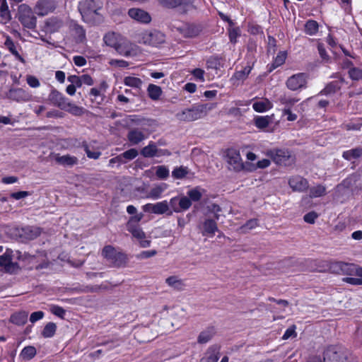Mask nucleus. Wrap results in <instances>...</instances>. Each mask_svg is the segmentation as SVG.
<instances>
[{"label":"nucleus","instance_id":"obj_53","mask_svg":"<svg viewBox=\"0 0 362 362\" xmlns=\"http://www.w3.org/2000/svg\"><path fill=\"white\" fill-rule=\"evenodd\" d=\"M156 175L159 179L165 180L169 176V169L165 165L157 166Z\"/></svg>","mask_w":362,"mask_h":362},{"label":"nucleus","instance_id":"obj_30","mask_svg":"<svg viewBox=\"0 0 362 362\" xmlns=\"http://www.w3.org/2000/svg\"><path fill=\"white\" fill-rule=\"evenodd\" d=\"M141 154L145 158H153L156 156L158 154V148L156 144L153 141L149 142L146 146L141 149Z\"/></svg>","mask_w":362,"mask_h":362},{"label":"nucleus","instance_id":"obj_39","mask_svg":"<svg viewBox=\"0 0 362 362\" xmlns=\"http://www.w3.org/2000/svg\"><path fill=\"white\" fill-rule=\"evenodd\" d=\"M269 116H257L254 119L255 126L260 129H264L271 123Z\"/></svg>","mask_w":362,"mask_h":362},{"label":"nucleus","instance_id":"obj_8","mask_svg":"<svg viewBox=\"0 0 362 362\" xmlns=\"http://www.w3.org/2000/svg\"><path fill=\"white\" fill-rule=\"evenodd\" d=\"M324 362H355L349 361L345 351L340 347L329 346L324 352Z\"/></svg>","mask_w":362,"mask_h":362},{"label":"nucleus","instance_id":"obj_25","mask_svg":"<svg viewBox=\"0 0 362 362\" xmlns=\"http://www.w3.org/2000/svg\"><path fill=\"white\" fill-rule=\"evenodd\" d=\"M219 358V348L218 346H213L208 349L200 362H217Z\"/></svg>","mask_w":362,"mask_h":362},{"label":"nucleus","instance_id":"obj_33","mask_svg":"<svg viewBox=\"0 0 362 362\" xmlns=\"http://www.w3.org/2000/svg\"><path fill=\"white\" fill-rule=\"evenodd\" d=\"M62 110L66 111L74 116H81L84 112V109L82 107H79L74 103H71L68 100L65 105V108Z\"/></svg>","mask_w":362,"mask_h":362},{"label":"nucleus","instance_id":"obj_40","mask_svg":"<svg viewBox=\"0 0 362 362\" xmlns=\"http://www.w3.org/2000/svg\"><path fill=\"white\" fill-rule=\"evenodd\" d=\"M148 96L153 100H157L159 99L160 96L162 94L161 88L154 84H150L147 88Z\"/></svg>","mask_w":362,"mask_h":362},{"label":"nucleus","instance_id":"obj_49","mask_svg":"<svg viewBox=\"0 0 362 362\" xmlns=\"http://www.w3.org/2000/svg\"><path fill=\"white\" fill-rule=\"evenodd\" d=\"M251 70L252 67L250 66H247L243 70L236 71L234 74L233 78L237 81H243L248 76Z\"/></svg>","mask_w":362,"mask_h":362},{"label":"nucleus","instance_id":"obj_11","mask_svg":"<svg viewBox=\"0 0 362 362\" xmlns=\"http://www.w3.org/2000/svg\"><path fill=\"white\" fill-rule=\"evenodd\" d=\"M54 0H38L35 6L34 12L40 17L48 15L56 8Z\"/></svg>","mask_w":362,"mask_h":362},{"label":"nucleus","instance_id":"obj_13","mask_svg":"<svg viewBox=\"0 0 362 362\" xmlns=\"http://www.w3.org/2000/svg\"><path fill=\"white\" fill-rule=\"evenodd\" d=\"M7 98L18 103L28 102L32 95L25 90L20 88H11L6 94Z\"/></svg>","mask_w":362,"mask_h":362},{"label":"nucleus","instance_id":"obj_50","mask_svg":"<svg viewBox=\"0 0 362 362\" xmlns=\"http://www.w3.org/2000/svg\"><path fill=\"white\" fill-rule=\"evenodd\" d=\"M127 228L128 231L130 232L132 235L138 240L146 238L145 233L139 227V226H127Z\"/></svg>","mask_w":362,"mask_h":362},{"label":"nucleus","instance_id":"obj_32","mask_svg":"<svg viewBox=\"0 0 362 362\" xmlns=\"http://www.w3.org/2000/svg\"><path fill=\"white\" fill-rule=\"evenodd\" d=\"M319 30V24L314 20H308L304 25V32L308 35H315Z\"/></svg>","mask_w":362,"mask_h":362},{"label":"nucleus","instance_id":"obj_7","mask_svg":"<svg viewBox=\"0 0 362 362\" xmlns=\"http://www.w3.org/2000/svg\"><path fill=\"white\" fill-rule=\"evenodd\" d=\"M101 255L110 264L114 266L119 267L125 264L126 255L117 251L112 245H106L103 247Z\"/></svg>","mask_w":362,"mask_h":362},{"label":"nucleus","instance_id":"obj_31","mask_svg":"<svg viewBox=\"0 0 362 362\" xmlns=\"http://www.w3.org/2000/svg\"><path fill=\"white\" fill-rule=\"evenodd\" d=\"M28 316V313L27 312L21 311L11 316V322L17 325H23L27 322Z\"/></svg>","mask_w":362,"mask_h":362},{"label":"nucleus","instance_id":"obj_41","mask_svg":"<svg viewBox=\"0 0 362 362\" xmlns=\"http://www.w3.org/2000/svg\"><path fill=\"white\" fill-rule=\"evenodd\" d=\"M72 31L77 42H82L86 39V31L81 25L74 23L72 25Z\"/></svg>","mask_w":362,"mask_h":362},{"label":"nucleus","instance_id":"obj_3","mask_svg":"<svg viewBox=\"0 0 362 362\" xmlns=\"http://www.w3.org/2000/svg\"><path fill=\"white\" fill-rule=\"evenodd\" d=\"M216 104H199L192 106L190 108H187L182 110L180 113L177 115L180 120L192 122L199 119L214 109Z\"/></svg>","mask_w":362,"mask_h":362},{"label":"nucleus","instance_id":"obj_23","mask_svg":"<svg viewBox=\"0 0 362 362\" xmlns=\"http://www.w3.org/2000/svg\"><path fill=\"white\" fill-rule=\"evenodd\" d=\"M344 67L348 68V74L350 78L353 81L362 80V65L358 66H354L352 62L349 60H346L344 63Z\"/></svg>","mask_w":362,"mask_h":362},{"label":"nucleus","instance_id":"obj_42","mask_svg":"<svg viewBox=\"0 0 362 362\" xmlns=\"http://www.w3.org/2000/svg\"><path fill=\"white\" fill-rule=\"evenodd\" d=\"M287 54L284 51L279 52L275 57L272 66L269 69L272 71L273 69L281 66L286 61Z\"/></svg>","mask_w":362,"mask_h":362},{"label":"nucleus","instance_id":"obj_20","mask_svg":"<svg viewBox=\"0 0 362 362\" xmlns=\"http://www.w3.org/2000/svg\"><path fill=\"white\" fill-rule=\"evenodd\" d=\"M64 23L58 17H52L45 21L43 30L48 33L58 32L62 28Z\"/></svg>","mask_w":362,"mask_h":362},{"label":"nucleus","instance_id":"obj_1","mask_svg":"<svg viewBox=\"0 0 362 362\" xmlns=\"http://www.w3.org/2000/svg\"><path fill=\"white\" fill-rule=\"evenodd\" d=\"M103 6V4L100 0H81L78 9L84 22L96 24L102 21L100 11Z\"/></svg>","mask_w":362,"mask_h":362},{"label":"nucleus","instance_id":"obj_61","mask_svg":"<svg viewBox=\"0 0 362 362\" xmlns=\"http://www.w3.org/2000/svg\"><path fill=\"white\" fill-rule=\"evenodd\" d=\"M192 74L194 76V78L201 81L204 82V71L202 69H194L191 71Z\"/></svg>","mask_w":362,"mask_h":362},{"label":"nucleus","instance_id":"obj_12","mask_svg":"<svg viewBox=\"0 0 362 362\" xmlns=\"http://www.w3.org/2000/svg\"><path fill=\"white\" fill-rule=\"evenodd\" d=\"M198 228L203 236L209 237H213L218 230L216 220L208 218L200 222Z\"/></svg>","mask_w":362,"mask_h":362},{"label":"nucleus","instance_id":"obj_21","mask_svg":"<svg viewBox=\"0 0 362 362\" xmlns=\"http://www.w3.org/2000/svg\"><path fill=\"white\" fill-rule=\"evenodd\" d=\"M178 31L185 37H194L199 35L202 28L198 25L186 23L180 27Z\"/></svg>","mask_w":362,"mask_h":362},{"label":"nucleus","instance_id":"obj_48","mask_svg":"<svg viewBox=\"0 0 362 362\" xmlns=\"http://www.w3.org/2000/svg\"><path fill=\"white\" fill-rule=\"evenodd\" d=\"M189 173L188 168L180 166L172 171V176L175 179H182Z\"/></svg>","mask_w":362,"mask_h":362},{"label":"nucleus","instance_id":"obj_16","mask_svg":"<svg viewBox=\"0 0 362 362\" xmlns=\"http://www.w3.org/2000/svg\"><path fill=\"white\" fill-rule=\"evenodd\" d=\"M160 2L168 8L182 7L184 11L194 8V0H159Z\"/></svg>","mask_w":362,"mask_h":362},{"label":"nucleus","instance_id":"obj_34","mask_svg":"<svg viewBox=\"0 0 362 362\" xmlns=\"http://www.w3.org/2000/svg\"><path fill=\"white\" fill-rule=\"evenodd\" d=\"M165 184L157 185L151 189V190L148 193L147 198H150L152 199H158L161 197L163 192L165 190Z\"/></svg>","mask_w":362,"mask_h":362},{"label":"nucleus","instance_id":"obj_19","mask_svg":"<svg viewBox=\"0 0 362 362\" xmlns=\"http://www.w3.org/2000/svg\"><path fill=\"white\" fill-rule=\"evenodd\" d=\"M41 234V229L36 226H25L18 230L19 236L25 240H31Z\"/></svg>","mask_w":362,"mask_h":362},{"label":"nucleus","instance_id":"obj_5","mask_svg":"<svg viewBox=\"0 0 362 362\" xmlns=\"http://www.w3.org/2000/svg\"><path fill=\"white\" fill-rule=\"evenodd\" d=\"M267 155L277 165L291 166L295 163V156L287 149H272Z\"/></svg>","mask_w":362,"mask_h":362},{"label":"nucleus","instance_id":"obj_45","mask_svg":"<svg viewBox=\"0 0 362 362\" xmlns=\"http://www.w3.org/2000/svg\"><path fill=\"white\" fill-rule=\"evenodd\" d=\"M36 355V349L34 346H28L23 349L21 353L24 360H30Z\"/></svg>","mask_w":362,"mask_h":362},{"label":"nucleus","instance_id":"obj_22","mask_svg":"<svg viewBox=\"0 0 362 362\" xmlns=\"http://www.w3.org/2000/svg\"><path fill=\"white\" fill-rule=\"evenodd\" d=\"M146 138L147 134L137 128L130 129L127 134V139L132 145H137Z\"/></svg>","mask_w":362,"mask_h":362},{"label":"nucleus","instance_id":"obj_46","mask_svg":"<svg viewBox=\"0 0 362 362\" xmlns=\"http://www.w3.org/2000/svg\"><path fill=\"white\" fill-rule=\"evenodd\" d=\"M119 155L123 160V163H126L127 162L134 159L138 156V151L135 148H131Z\"/></svg>","mask_w":362,"mask_h":362},{"label":"nucleus","instance_id":"obj_35","mask_svg":"<svg viewBox=\"0 0 362 362\" xmlns=\"http://www.w3.org/2000/svg\"><path fill=\"white\" fill-rule=\"evenodd\" d=\"M119 35L114 32H109L106 33L103 37V41L106 45L116 48V46L119 43L118 40Z\"/></svg>","mask_w":362,"mask_h":362},{"label":"nucleus","instance_id":"obj_63","mask_svg":"<svg viewBox=\"0 0 362 362\" xmlns=\"http://www.w3.org/2000/svg\"><path fill=\"white\" fill-rule=\"evenodd\" d=\"M144 215L142 214H138L132 216L127 222V226H139L138 223L142 219Z\"/></svg>","mask_w":362,"mask_h":362},{"label":"nucleus","instance_id":"obj_64","mask_svg":"<svg viewBox=\"0 0 362 362\" xmlns=\"http://www.w3.org/2000/svg\"><path fill=\"white\" fill-rule=\"evenodd\" d=\"M26 81L31 88H38L40 86L39 80L34 76H28Z\"/></svg>","mask_w":362,"mask_h":362},{"label":"nucleus","instance_id":"obj_37","mask_svg":"<svg viewBox=\"0 0 362 362\" xmlns=\"http://www.w3.org/2000/svg\"><path fill=\"white\" fill-rule=\"evenodd\" d=\"M362 155V148L357 147L343 153V158L346 160H351L352 159L358 158Z\"/></svg>","mask_w":362,"mask_h":362},{"label":"nucleus","instance_id":"obj_60","mask_svg":"<svg viewBox=\"0 0 362 362\" xmlns=\"http://www.w3.org/2000/svg\"><path fill=\"white\" fill-rule=\"evenodd\" d=\"M169 208L170 207L173 211L176 213L180 212V207H179V197H175L170 199L168 203Z\"/></svg>","mask_w":362,"mask_h":362},{"label":"nucleus","instance_id":"obj_57","mask_svg":"<svg viewBox=\"0 0 362 362\" xmlns=\"http://www.w3.org/2000/svg\"><path fill=\"white\" fill-rule=\"evenodd\" d=\"M351 184V180L349 179L344 180L340 185H337V191L338 192L348 193L349 187Z\"/></svg>","mask_w":362,"mask_h":362},{"label":"nucleus","instance_id":"obj_52","mask_svg":"<svg viewBox=\"0 0 362 362\" xmlns=\"http://www.w3.org/2000/svg\"><path fill=\"white\" fill-rule=\"evenodd\" d=\"M169 211V205L167 201H163L155 204V214H163Z\"/></svg>","mask_w":362,"mask_h":362},{"label":"nucleus","instance_id":"obj_43","mask_svg":"<svg viewBox=\"0 0 362 362\" xmlns=\"http://www.w3.org/2000/svg\"><path fill=\"white\" fill-rule=\"evenodd\" d=\"M124 85L132 87L139 88L142 85V81L137 77L134 76H126L124 78Z\"/></svg>","mask_w":362,"mask_h":362},{"label":"nucleus","instance_id":"obj_27","mask_svg":"<svg viewBox=\"0 0 362 362\" xmlns=\"http://www.w3.org/2000/svg\"><path fill=\"white\" fill-rule=\"evenodd\" d=\"M4 45L9 50V52L14 55L16 59L18 61H20L23 64H25V60L24 58L18 53V52L16 49V45L13 40L9 37L6 36V40L4 42Z\"/></svg>","mask_w":362,"mask_h":362},{"label":"nucleus","instance_id":"obj_24","mask_svg":"<svg viewBox=\"0 0 362 362\" xmlns=\"http://www.w3.org/2000/svg\"><path fill=\"white\" fill-rule=\"evenodd\" d=\"M54 160L57 163L66 167H72L78 163V158L69 154L64 156L57 154Z\"/></svg>","mask_w":362,"mask_h":362},{"label":"nucleus","instance_id":"obj_44","mask_svg":"<svg viewBox=\"0 0 362 362\" xmlns=\"http://www.w3.org/2000/svg\"><path fill=\"white\" fill-rule=\"evenodd\" d=\"M56 329V324L54 322H49L45 326L42 332V335L45 338L52 337L54 335Z\"/></svg>","mask_w":362,"mask_h":362},{"label":"nucleus","instance_id":"obj_17","mask_svg":"<svg viewBox=\"0 0 362 362\" xmlns=\"http://www.w3.org/2000/svg\"><path fill=\"white\" fill-rule=\"evenodd\" d=\"M128 15L132 19L140 23L147 24L151 21V17L148 12L138 8H130L128 11Z\"/></svg>","mask_w":362,"mask_h":362},{"label":"nucleus","instance_id":"obj_62","mask_svg":"<svg viewBox=\"0 0 362 362\" xmlns=\"http://www.w3.org/2000/svg\"><path fill=\"white\" fill-rule=\"evenodd\" d=\"M67 79L71 83V85L76 88H80L82 86L81 76L71 75L69 76Z\"/></svg>","mask_w":362,"mask_h":362},{"label":"nucleus","instance_id":"obj_55","mask_svg":"<svg viewBox=\"0 0 362 362\" xmlns=\"http://www.w3.org/2000/svg\"><path fill=\"white\" fill-rule=\"evenodd\" d=\"M191 200L188 197H179V207H180V212L182 211L187 210L191 206Z\"/></svg>","mask_w":362,"mask_h":362},{"label":"nucleus","instance_id":"obj_47","mask_svg":"<svg viewBox=\"0 0 362 362\" xmlns=\"http://www.w3.org/2000/svg\"><path fill=\"white\" fill-rule=\"evenodd\" d=\"M107 88V83L103 81L100 83L98 88H93L90 89V95L95 98L96 100L98 97H101V95L105 92Z\"/></svg>","mask_w":362,"mask_h":362},{"label":"nucleus","instance_id":"obj_9","mask_svg":"<svg viewBox=\"0 0 362 362\" xmlns=\"http://www.w3.org/2000/svg\"><path fill=\"white\" fill-rule=\"evenodd\" d=\"M115 50L119 54L124 57H135L141 52V50L137 45L127 40L119 41L116 46Z\"/></svg>","mask_w":362,"mask_h":362},{"label":"nucleus","instance_id":"obj_56","mask_svg":"<svg viewBox=\"0 0 362 362\" xmlns=\"http://www.w3.org/2000/svg\"><path fill=\"white\" fill-rule=\"evenodd\" d=\"M257 226V219H250L245 225L240 227V230L243 233H247L250 230L255 228Z\"/></svg>","mask_w":362,"mask_h":362},{"label":"nucleus","instance_id":"obj_18","mask_svg":"<svg viewBox=\"0 0 362 362\" xmlns=\"http://www.w3.org/2000/svg\"><path fill=\"white\" fill-rule=\"evenodd\" d=\"M47 100L52 105L60 108L61 110L65 108V105L69 100L68 98H65L62 93L59 92L56 89H52L51 90Z\"/></svg>","mask_w":362,"mask_h":362},{"label":"nucleus","instance_id":"obj_4","mask_svg":"<svg viewBox=\"0 0 362 362\" xmlns=\"http://www.w3.org/2000/svg\"><path fill=\"white\" fill-rule=\"evenodd\" d=\"M137 41L146 45L158 47L165 42V36L158 30H144L138 35Z\"/></svg>","mask_w":362,"mask_h":362},{"label":"nucleus","instance_id":"obj_2","mask_svg":"<svg viewBox=\"0 0 362 362\" xmlns=\"http://www.w3.org/2000/svg\"><path fill=\"white\" fill-rule=\"evenodd\" d=\"M226 161L228 164V168L235 173L240 171L252 172L255 169L253 163H244L240 152L235 148H229L226 152Z\"/></svg>","mask_w":362,"mask_h":362},{"label":"nucleus","instance_id":"obj_26","mask_svg":"<svg viewBox=\"0 0 362 362\" xmlns=\"http://www.w3.org/2000/svg\"><path fill=\"white\" fill-rule=\"evenodd\" d=\"M272 107V103L267 98H261L252 103V108L258 112H263L270 110Z\"/></svg>","mask_w":362,"mask_h":362},{"label":"nucleus","instance_id":"obj_15","mask_svg":"<svg viewBox=\"0 0 362 362\" xmlns=\"http://www.w3.org/2000/svg\"><path fill=\"white\" fill-rule=\"evenodd\" d=\"M306 76L303 74H297L289 77L286 81V86L291 90H297L305 86Z\"/></svg>","mask_w":362,"mask_h":362},{"label":"nucleus","instance_id":"obj_38","mask_svg":"<svg viewBox=\"0 0 362 362\" xmlns=\"http://www.w3.org/2000/svg\"><path fill=\"white\" fill-rule=\"evenodd\" d=\"M0 18L1 23L3 24L8 23L11 19V12L7 3L3 4L0 6Z\"/></svg>","mask_w":362,"mask_h":362},{"label":"nucleus","instance_id":"obj_10","mask_svg":"<svg viewBox=\"0 0 362 362\" xmlns=\"http://www.w3.org/2000/svg\"><path fill=\"white\" fill-rule=\"evenodd\" d=\"M13 257V252L11 250H7L0 256V267H4L6 272L14 273L19 269L18 263L12 261Z\"/></svg>","mask_w":362,"mask_h":362},{"label":"nucleus","instance_id":"obj_54","mask_svg":"<svg viewBox=\"0 0 362 362\" xmlns=\"http://www.w3.org/2000/svg\"><path fill=\"white\" fill-rule=\"evenodd\" d=\"M49 310L54 315H56L62 319L64 318L66 311L63 308H62L59 305H52L50 306Z\"/></svg>","mask_w":362,"mask_h":362},{"label":"nucleus","instance_id":"obj_29","mask_svg":"<svg viewBox=\"0 0 362 362\" xmlns=\"http://www.w3.org/2000/svg\"><path fill=\"white\" fill-rule=\"evenodd\" d=\"M215 334V329L214 327H208L202 331L198 338L197 341L199 344H206L209 342Z\"/></svg>","mask_w":362,"mask_h":362},{"label":"nucleus","instance_id":"obj_51","mask_svg":"<svg viewBox=\"0 0 362 362\" xmlns=\"http://www.w3.org/2000/svg\"><path fill=\"white\" fill-rule=\"evenodd\" d=\"M326 188L322 185H317L310 189V197H320L325 194Z\"/></svg>","mask_w":362,"mask_h":362},{"label":"nucleus","instance_id":"obj_6","mask_svg":"<svg viewBox=\"0 0 362 362\" xmlns=\"http://www.w3.org/2000/svg\"><path fill=\"white\" fill-rule=\"evenodd\" d=\"M18 21L25 28L33 30L36 28L37 18L27 4H23L18 6Z\"/></svg>","mask_w":362,"mask_h":362},{"label":"nucleus","instance_id":"obj_58","mask_svg":"<svg viewBox=\"0 0 362 362\" xmlns=\"http://www.w3.org/2000/svg\"><path fill=\"white\" fill-rule=\"evenodd\" d=\"M338 87L337 84L334 82L328 84L322 91L321 93L323 95H329L334 93L337 91Z\"/></svg>","mask_w":362,"mask_h":362},{"label":"nucleus","instance_id":"obj_28","mask_svg":"<svg viewBox=\"0 0 362 362\" xmlns=\"http://www.w3.org/2000/svg\"><path fill=\"white\" fill-rule=\"evenodd\" d=\"M299 98L292 96L290 94L284 93L280 95L279 100L281 105H285V108L291 109V107L299 101Z\"/></svg>","mask_w":362,"mask_h":362},{"label":"nucleus","instance_id":"obj_59","mask_svg":"<svg viewBox=\"0 0 362 362\" xmlns=\"http://www.w3.org/2000/svg\"><path fill=\"white\" fill-rule=\"evenodd\" d=\"M189 199L194 202L199 201L202 197V193L197 188L189 190L187 193Z\"/></svg>","mask_w":362,"mask_h":362},{"label":"nucleus","instance_id":"obj_36","mask_svg":"<svg viewBox=\"0 0 362 362\" xmlns=\"http://www.w3.org/2000/svg\"><path fill=\"white\" fill-rule=\"evenodd\" d=\"M165 282L169 286L180 291L182 290L185 287L183 281L175 276L167 278Z\"/></svg>","mask_w":362,"mask_h":362},{"label":"nucleus","instance_id":"obj_14","mask_svg":"<svg viewBox=\"0 0 362 362\" xmlns=\"http://www.w3.org/2000/svg\"><path fill=\"white\" fill-rule=\"evenodd\" d=\"M288 183L289 187L294 192H303L309 187L308 180L300 175H293L290 177Z\"/></svg>","mask_w":362,"mask_h":362}]
</instances>
